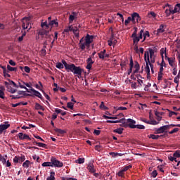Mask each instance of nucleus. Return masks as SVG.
<instances>
[{"instance_id":"nucleus-1","label":"nucleus","mask_w":180,"mask_h":180,"mask_svg":"<svg viewBox=\"0 0 180 180\" xmlns=\"http://www.w3.org/2000/svg\"><path fill=\"white\" fill-rule=\"evenodd\" d=\"M94 41V36L87 34L85 37H82L79 42V47L82 51H84L85 49L89 50L91 44Z\"/></svg>"},{"instance_id":"nucleus-2","label":"nucleus","mask_w":180,"mask_h":180,"mask_svg":"<svg viewBox=\"0 0 180 180\" xmlns=\"http://www.w3.org/2000/svg\"><path fill=\"white\" fill-rule=\"evenodd\" d=\"M124 126L125 128L130 127V129H139L141 130L146 129V127L144 125H142V124L136 125V121L130 118L127 119V122L124 123Z\"/></svg>"},{"instance_id":"nucleus-3","label":"nucleus","mask_w":180,"mask_h":180,"mask_svg":"<svg viewBox=\"0 0 180 180\" xmlns=\"http://www.w3.org/2000/svg\"><path fill=\"white\" fill-rule=\"evenodd\" d=\"M73 72L74 75L79 78L82 75L84 70L79 66H76L74 63H71V66L69 68V72Z\"/></svg>"},{"instance_id":"nucleus-4","label":"nucleus","mask_w":180,"mask_h":180,"mask_svg":"<svg viewBox=\"0 0 180 180\" xmlns=\"http://www.w3.org/2000/svg\"><path fill=\"white\" fill-rule=\"evenodd\" d=\"M143 33H144V30H141V31L139 32V36H137L136 33H133L131 34V37L132 38L134 44H135V46H137V44H139V41H140V40L143 39Z\"/></svg>"},{"instance_id":"nucleus-5","label":"nucleus","mask_w":180,"mask_h":180,"mask_svg":"<svg viewBox=\"0 0 180 180\" xmlns=\"http://www.w3.org/2000/svg\"><path fill=\"white\" fill-rule=\"evenodd\" d=\"M51 167H55V168H62V167H63L64 163H63V162L57 160V158L52 157L51 158Z\"/></svg>"},{"instance_id":"nucleus-6","label":"nucleus","mask_w":180,"mask_h":180,"mask_svg":"<svg viewBox=\"0 0 180 180\" xmlns=\"http://www.w3.org/2000/svg\"><path fill=\"white\" fill-rule=\"evenodd\" d=\"M144 60H145V63H146V68H145V71L146 73H148L150 72V66H148V63H150V56H148V52H145L144 53Z\"/></svg>"},{"instance_id":"nucleus-7","label":"nucleus","mask_w":180,"mask_h":180,"mask_svg":"<svg viewBox=\"0 0 180 180\" xmlns=\"http://www.w3.org/2000/svg\"><path fill=\"white\" fill-rule=\"evenodd\" d=\"M148 51H145V53H148L149 60H151V63H155V55H154V53H155L156 51L151 48H148Z\"/></svg>"},{"instance_id":"nucleus-8","label":"nucleus","mask_w":180,"mask_h":180,"mask_svg":"<svg viewBox=\"0 0 180 180\" xmlns=\"http://www.w3.org/2000/svg\"><path fill=\"white\" fill-rule=\"evenodd\" d=\"M30 91V92H33L34 96L39 98V99H43V96H41V94L40 92L37 91V90L33 89V87H31Z\"/></svg>"},{"instance_id":"nucleus-9","label":"nucleus","mask_w":180,"mask_h":180,"mask_svg":"<svg viewBox=\"0 0 180 180\" xmlns=\"http://www.w3.org/2000/svg\"><path fill=\"white\" fill-rule=\"evenodd\" d=\"M94 63H95L94 60H92V58L91 57H89L87 58L86 60V68L87 70H91L92 68V64H94Z\"/></svg>"},{"instance_id":"nucleus-10","label":"nucleus","mask_w":180,"mask_h":180,"mask_svg":"<svg viewBox=\"0 0 180 180\" xmlns=\"http://www.w3.org/2000/svg\"><path fill=\"white\" fill-rule=\"evenodd\" d=\"M5 85L7 88V91L8 92H11V94H15L16 93V89L12 88V86H11V84H9V83H8L7 82H5Z\"/></svg>"},{"instance_id":"nucleus-11","label":"nucleus","mask_w":180,"mask_h":180,"mask_svg":"<svg viewBox=\"0 0 180 180\" xmlns=\"http://www.w3.org/2000/svg\"><path fill=\"white\" fill-rule=\"evenodd\" d=\"M132 18V22H134L136 19V22H140L141 20V17H140V15L138 13H133L131 14Z\"/></svg>"},{"instance_id":"nucleus-12","label":"nucleus","mask_w":180,"mask_h":180,"mask_svg":"<svg viewBox=\"0 0 180 180\" xmlns=\"http://www.w3.org/2000/svg\"><path fill=\"white\" fill-rule=\"evenodd\" d=\"M87 169L91 174H95V172H96V169H95V166H94L92 163L88 165Z\"/></svg>"},{"instance_id":"nucleus-13","label":"nucleus","mask_w":180,"mask_h":180,"mask_svg":"<svg viewBox=\"0 0 180 180\" xmlns=\"http://www.w3.org/2000/svg\"><path fill=\"white\" fill-rule=\"evenodd\" d=\"M11 127V124H0V134H2L4 133V131L6 130L7 129H9Z\"/></svg>"},{"instance_id":"nucleus-14","label":"nucleus","mask_w":180,"mask_h":180,"mask_svg":"<svg viewBox=\"0 0 180 180\" xmlns=\"http://www.w3.org/2000/svg\"><path fill=\"white\" fill-rule=\"evenodd\" d=\"M0 68L3 69V74H4V77H8V78H11V75H9L8 73V72H9V71H8V70H6V67L2 66V65H0Z\"/></svg>"},{"instance_id":"nucleus-15","label":"nucleus","mask_w":180,"mask_h":180,"mask_svg":"<svg viewBox=\"0 0 180 180\" xmlns=\"http://www.w3.org/2000/svg\"><path fill=\"white\" fill-rule=\"evenodd\" d=\"M114 123H122V124H120L122 127H124V123H127V124H128L127 120H126L125 118H122L120 120H115L114 121Z\"/></svg>"},{"instance_id":"nucleus-16","label":"nucleus","mask_w":180,"mask_h":180,"mask_svg":"<svg viewBox=\"0 0 180 180\" xmlns=\"http://www.w3.org/2000/svg\"><path fill=\"white\" fill-rule=\"evenodd\" d=\"M47 33H50V30H41L39 32L38 34L39 36H41L42 39L44 38V37L46 35Z\"/></svg>"},{"instance_id":"nucleus-17","label":"nucleus","mask_w":180,"mask_h":180,"mask_svg":"<svg viewBox=\"0 0 180 180\" xmlns=\"http://www.w3.org/2000/svg\"><path fill=\"white\" fill-rule=\"evenodd\" d=\"M162 133H166L163 126L155 129V134H162Z\"/></svg>"},{"instance_id":"nucleus-18","label":"nucleus","mask_w":180,"mask_h":180,"mask_svg":"<svg viewBox=\"0 0 180 180\" xmlns=\"http://www.w3.org/2000/svg\"><path fill=\"white\" fill-rule=\"evenodd\" d=\"M62 64L63 65V67H65L66 71H68V72L70 68H71V64L67 63V61H65V60H62Z\"/></svg>"},{"instance_id":"nucleus-19","label":"nucleus","mask_w":180,"mask_h":180,"mask_svg":"<svg viewBox=\"0 0 180 180\" xmlns=\"http://www.w3.org/2000/svg\"><path fill=\"white\" fill-rule=\"evenodd\" d=\"M180 11V4H177L174 6V9L172 11V15L178 13Z\"/></svg>"},{"instance_id":"nucleus-20","label":"nucleus","mask_w":180,"mask_h":180,"mask_svg":"<svg viewBox=\"0 0 180 180\" xmlns=\"http://www.w3.org/2000/svg\"><path fill=\"white\" fill-rule=\"evenodd\" d=\"M164 54L165 58H168V57L167 56V48H165V49L164 48H162L160 50V55L162 58H164Z\"/></svg>"},{"instance_id":"nucleus-21","label":"nucleus","mask_w":180,"mask_h":180,"mask_svg":"<svg viewBox=\"0 0 180 180\" xmlns=\"http://www.w3.org/2000/svg\"><path fill=\"white\" fill-rule=\"evenodd\" d=\"M54 131H56V133H58V134H65V133H67V131L61 129H58V128H55L54 129Z\"/></svg>"},{"instance_id":"nucleus-22","label":"nucleus","mask_w":180,"mask_h":180,"mask_svg":"<svg viewBox=\"0 0 180 180\" xmlns=\"http://www.w3.org/2000/svg\"><path fill=\"white\" fill-rule=\"evenodd\" d=\"M157 32L158 35L160 34V33H164L165 32V30L164 29V25H160Z\"/></svg>"},{"instance_id":"nucleus-23","label":"nucleus","mask_w":180,"mask_h":180,"mask_svg":"<svg viewBox=\"0 0 180 180\" xmlns=\"http://www.w3.org/2000/svg\"><path fill=\"white\" fill-rule=\"evenodd\" d=\"M143 37V39L142 40V43L146 41V37H150V32L148 31H146L145 32H143L142 38Z\"/></svg>"},{"instance_id":"nucleus-24","label":"nucleus","mask_w":180,"mask_h":180,"mask_svg":"<svg viewBox=\"0 0 180 180\" xmlns=\"http://www.w3.org/2000/svg\"><path fill=\"white\" fill-rule=\"evenodd\" d=\"M169 65L172 67V68H175V65H174V58H167Z\"/></svg>"},{"instance_id":"nucleus-25","label":"nucleus","mask_w":180,"mask_h":180,"mask_svg":"<svg viewBox=\"0 0 180 180\" xmlns=\"http://www.w3.org/2000/svg\"><path fill=\"white\" fill-rule=\"evenodd\" d=\"M49 27H51V29L53 27V26H56V27H57V26H58V22L56 21L55 20H53L52 21L49 22Z\"/></svg>"},{"instance_id":"nucleus-26","label":"nucleus","mask_w":180,"mask_h":180,"mask_svg":"<svg viewBox=\"0 0 180 180\" xmlns=\"http://www.w3.org/2000/svg\"><path fill=\"white\" fill-rule=\"evenodd\" d=\"M134 68L135 70H134V74H136V72H139V70H140V64H139V62H135Z\"/></svg>"},{"instance_id":"nucleus-27","label":"nucleus","mask_w":180,"mask_h":180,"mask_svg":"<svg viewBox=\"0 0 180 180\" xmlns=\"http://www.w3.org/2000/svg\"><path fill=\"white\" fill-rule=\"evenodd\" d=\"M55 175H56V172H50V176L47 177L46 180H56Z\"/></svg>"},{"instance_id":"nucleus-28","label":"nucleus","mask_w":180,"mask_h":180,"mask_svg":"<svg viewBox=\"0 0 180 180\" xmlns=\"http://www.w3.org/2000/svg\"><path fill=\"white\" fill-rule=\"evenodd\" d=\"M114 109L113 113H116L117 110H127V108L126 107H114Z\"/></svg>"},{"instance_id":"nucleus-29","label":"nucleus","mask_w":180,"mask_h":180,"mask_svg":"<svg viewBox=\"0 0 180 180\" xmlns=\"http://www.w3.org/2000/svg\"><path fill=\"white\" fill-rule=\"evenodd\" d=\"M36 110H44V108L43 106H41V105H40L38 103H35V106H34Z\"/></svg>"},{"instance_id":"nucleus-30","label":"nucleus","mask_w":180,"mask_h":180,"mask_svg":"<svg viewBox=\"0 0 180 180\" xmlns=\"http://www.w3.org/2000/svg\"><path fill=\"white\" fill-rule=\"evenodd\" d=\"M7 71H15V72H16L18 71V68H13L9 65H7Z\"/></svg>"},{"instance_id":"nucleus-31","label":"nucleus","mask_w":180,"mask_h":180,"mask_svg":"<svg viewBox=\"0 0 180 180\" xmlns=\"http://www.w3.org/2000/svg\"><path fill=\"white\" fill-rule=\"evenodd\" d=\"M41 27L44 29V27L46 29H49L50 28V25L47 24V21H45L44 22H41Z\"/></svg>"},{"instance_id":"nucleus-32","label":"nucleus","mask_w":180,"mask_h":180,"mask_svg":"<svg viewBox=\"0 0 180 180\" xmlns=\"http://www.w3.org/2000/svg\"><path fill=\"white\" fill-rule=\"evenodd\" d=\"M148 137L149 139H152V140H158V139H160V135L150 134Z\"/></svg>"},{"instance_id":"nucleus-33","label":"nucleus","mask_w":180,"mask_h":180,"mask_svg":"<svg viewBox=\"0 0 180 180\" xmlns=\"http://www.w3.org/2000/svg\"><path fill=\"white\" fill-rule=\"evenodd\" d=\"M25 160H26V158L25 157V155H22L18 156V163L19 164H22V162H23L25 161Z\"/></svg>"},{"instance_id":"nucleus-34","label":"nucleus","mask_w":180,"mask_h":180,"mask_svg":"<svg viewBox=\"0 0 180 180\" xmlns=\"http://www.w3.org/2000/svg\"><path fill=\"white\" fill-rule=\"evenodd\" d=\"M133 20V17H128L127 20L124 21L125 26H127Z\"/></svg>"},{"instance_id":"nucleus-35","label":"nucleus","mask_w":180,"mask_h":180,"mask_svg":"<svg viewBox=\"0 0 180 180\" xmlns=\"http://www.w3.org/2000/svg\"><path fill=\"white\" fill-rule=\"evenodd\" d=\"M173 157L175 158H180V150H177L174 152L173 154Z\"/></svg>"},{"instance_id":"nucleus-36","label":"nucleus","mask_w":180,"mask_h":180,"mask_svg":"<svg viewBox=\"0 0 180 180\" xmlns=\"http://www.w3.org/2000/svg\"><path fill=\"white\" fill-rule=\"evenodd\" d=\"M172 11H174L172 8L166 9L165 12L166 13V16H170L171 13L172 14Z\"/></svg>"},{"instance_id":"nucleus-37","label":"nucleus","mask_w":180,"mask_h":180,"mask_svg":"<svg viewBox=\"0 0 180 180\" xmlns=\"http://www.w3.org/2000/svg\"><path fill=\"white\" fill-rule=\"evenodd\" d=\"M72 32H73L75 37H79V32H78V30L72 28Z\"/></svg>"},{"instance_id":"nucleus-38","label":"nucleus","mask_w":180,"mask_h":180,"mask_svg":"<svg viewBox=\"0 0 180 180\" xmlns=\"http://www.w3.org/2000/svg\"><path fill=\"white\" fill-rule=\"evenodd\" d=\"M56 68H58V70H62L64 68V65L60 62L57 63L56 65Z\"/></svg>"},{"instance_id":"nucleus-39","label":"nucleus","mask_w":180,"mask_h":180,"mask_svg":"<svg viewBox=\"0 0 180 180\" xmlns=\"http://www.w3.org/2000/svg\"><path fill=\"white\" fill-rule=\"evenodd\" d=\"M36 144L38 147H42L43 148H46L47 147V144L43 143L41 142L36 143Z\"/></svg>"},{"instance_id":"nucleus-40","label":"nucleus","mask_w":180,"mask_h":180,"mask_svg":"<svg viewBox=\"0 0 180 180\" xmlns=\"http://www.w3.org/2000/svg\"><path fill=\"white\" fill-rule=\"evenodd\" d=\"M123 128H118L114 130V133H117V134H122L123 133Z\"/></svg>"},{"instance_id":"nucleus-41","label":"nucleus","mask_w":180,"mask_h":180,"mask_svg":"<svg viewBox=\"0 0 180 180\" xmlns=\"http://www.w3.org/2000/svg\"><path fill=\"white\" fill-rule=\"evenodd\" d=\"M76 162L77 164H84L85 162V158H79V159L76 160Z\"/></svg>"},{"instance_id":"nucleus-42","label":"nucleus","mask_w":180,"mask_h":180,"mask_svg":"<svg viewBox=\"0 0 180 180\" xmlns=\"http://www.w3.org/2000/svg\"><path fill=\"white\" fill-rule=\"evenodd\" d=\"M67 108L71 109V110H74V103L68 102L67 104Z\"/></svg>"},{"instance_id":"nucleus-43","label":"nucleus","mask_w":180,"mask_h":180,"mask_svg":"<svg viewBox=\"0 0 180 180\" xmlns=\"http://www.w3.org/2000/svg\"><path fill=\"white\" fill-rule=\"evenodd\" d=\"M29 165H30V161L29 160H26L22 164V167H24V168H29Z\"/></svg>"},{"instance_id":"nucleus-44","label":"nucleus","mask_w":180,"mask_h":180,"mask_svg":"<svg viewBox=\"0 0 180 180\" xmlns=\"http://www.w3.org/2000/svg\"><path fill=\"white\" fill-rule=\"evenodd\" d=\"M134 67V63L133 62V58L131 57L130 63H129V70H133Z\"/></svg>"},{"instance_id":"nucleus-45","label":"nucleus","mask_w":180,"mask_h":180,"mask_svg":"<svg viewBox=\"0 0 180 180\" xmlns=\"http://www.w3.org/2000/svg\"><path fill=\"white\" fill-rule=\"evenodd\" d=\"M32 127H36V125H33L32 124H30L29 127L23 126V127H22V129L23 130H26L27 129H32Z\"/></svg>"},{"instance_id":"nucleus-46","label":"nucleus","mask_w":180,"mask_h":180,"mask_svg":"<svg viewBox=\"0 0 180 180\" xmlns=\"http://www.w3.org/2000/svg\"><path fill=\"white\" fill-rule=\"evenodd\" d=\"M19 86L18 87L22 89H25L27 92L30 93V89H27V87H25V86L20 84V82L18 83Z\"/></svg>"},{"instance_id":"nucleus-47","label":"nucleus","mask_w":180,"mask_h":180,"mask_svg":"<svg viewBox=\"0 0 180 180\" xmlns=\"http://www.w3.org/2000/svg\"><path fill=\"white\" fill-rule=\"evenodd\" d=\"M148 15L149 18H157V14L154 11H150Z\"/></svg>"},{"instance_id":"nucleus-48","label":"nucleus","mask_w":180,"mask_h":180,"mask_svg":"<svg viewBox=\"0 0 180 180\" xmlns=\"http://www.w3.org/2000/svg\"><path fill=\"white\" fill-rule=\"evenodd\" d=\"M51 162H44L42 163V167H51Z\"/></svg>"},{"instance_id":"nucleus-49","label":"nucleus","mask_w":180,"mask_h":180,"mask_svg":"<svg viewBox=\"0 0 180 180\" xmlns=\"http://www.w3.org/2000/svg\"><path fill=\"white\" fill-rule=\"evenodd\" d=\"M158 123H160V122H157L155 120H152L149 121V124H152L153 126L158 124Z\"/></svg>"},{"instance_id":"nucleus-50","label":"nucleus","mask_w":180,"mask_h":180,"mask_svg":"<svg viewBox=\"0 0 180 180\" xmlns=\"http://www.w3.org/2000/svg\"><path fill=\"white\" fill-rule=\"evenodd\" d=\"M110 155H111L113 158H116V157H119V153H115V152H110Z\"/></svg>"},{"instance_id":"nucleus-51","label":"nucleus","mask_w":180,"mask_h":180,"mask_svg":"<svg viewBox=\"0 0 180 180\" xmlns=\"http://www.w3.org/2000/svg\"><path fill=\"white\" fill-rule=\"evenodd\" d=\"M10 98H12V99H20L21 98H23L22 96H20L19 95H11Z\"/></svg>"},{"instance_id":"nucleus-52","label":"nucleus","mask_w":180,"mask_h":180,"mask_svg":"<svg viewBox=\"0 0 180 180\" xmlns=\"http://www.w3.org/2000/svg\"><path fill=\"white\" fill-rule=\"evenodd\" d=\"M130 168H133V165H128V166H126L125 167H124V168L122 169V170H123L124 172H126V171H128L129 169H130Z\"/></svg>"},{"instance_id":"nucleus-53","label":"nucleus","mask_w":180,"mask_h":180,"mask_svg":"<svg viewBox=\"0 0 180 180\" xmlns=\"http://www.w3.org/2000/svg\"><path fill=\"white\" fill-rule=\"evenodd\" d=\"M179 131V128H174L173 130L169 131V134H174V133H177Z\"/></svg>"},{"instance_id":"nucleus-54","label":"nucleus","mask_w":180,"mask_h":180,"mask_svg":"<svg viewBox=\"0 0 180 180\" xmlns=\"http://www.w3.org/2000/svg\"><path fill=\"white\" fill-rule=\"evenodd\" d=\"M118 176H121V178H123L124 176V171H123V169L120 170L118 173H117Z\"/></svg>"},{"instance_id":"nucleus-55","label":"nucleus","mask_w":180,"mask_h":180,"mask_svg":"<svg viewBox=\"0 0 180 180\" xmlns=\"http://www.w3.org/2000/svg\"><path fill=\"white\" fill-rule=\"evenodd\" d=\"M98 56L101 60H105V54L102 52L98 53Z\"/></svg>"},{"instance_id":"nucleus-56","label":"nucleus","mask_w":180,"mask_h":180,"mask_svg":"<svg viewBox=\"0 0 180 180\" xmlns=\"http://www.w3.org/2000/svg\"><path fill=\"white\" fill-rule=\"evenodd\" d=\"M52 37H53V34H50V32H49V33H47L44 37L45 39H49V40H51Z\"/></svg>"},{"instance_id":"nucleus-57","label":"nucleus","mask_w":180,"mask_h":180,"mask_svg":"<svg viewBox=\"0 0 180 180\" xmlns=\"http://www.w3.org/2000/svg\"><path fill=\"white\" fill-rule=\"evenodd\" d=\"M63 32L65 33H68V32H72V27H68V28L64 29Z\"/></svg>"},{"instance_id":"nucleus-58","label":"nucleus","mask_w":180,"mask_h":180,"mask_svg":"<svg viewBox=\"0 0 180 180\" xmlns=\"http://www.w3.org/2000/svg\"><path fill=\"white\" fill-rule=\"evenodd\" d=\"M10 85H13L14 88H19V86H18V84H16V83H15V82L10 80Z\"/></svg>"},{"instance_id":"nucleus-59","label":"nucleus","mask_w":180,"mask_h":180,"mask_svg":"<svg viewBox=\"0 0 180 180\" xmlns=\"http://www.w3.org/2000/svg\"><path fill=\"white\" fill-rule=\"evenodd\" d=\"M25 36H26V32H23L22 36L18 37V41H22Z\"/></svg>"},{"instance_id":"nucleus-60","label":"nucleus","mask_w":180,"mask_h":180,"mask_svg":"<svg viewBox=\"0 0 180 180\" xmlns=\"http://www.w3.org/2000/svg\"><path fill=\"white\" fill-rule=\"evenodd\" d=\"M0 161L2 162L3 164H6V158L4 157H2V155H0Z\"/></svg>"},{"instance_id":"nucleus-61","label":"nucleus","mask_w":180,"mask_h":180,"mask_svg":"<svg viewBox=\"0 0 180 180\" xmlns=\"http://www.w3.org/2000/svg\"><path fill=\"white\" fill-rule=\"evenodd\" d=\"M174 82L175 84H179V75H177V76L174 78Z\"/></svg>"},{"instance_id":"nucleus-62","label":"nucleus","mask_w":180,"mask_h":180,"mask_svg":"<svg viewBox=\"0 0 180 180\" xmlns=\"http://www.w3.org/2000/svg\"><path fill=\"white\" fill-rule=\"evenodd\" d=\"M13 162H14L15 164L19 163V156H15V157L13 158Z\"/></svg>"},{"instance_id":"nucleus-63","label":"nucleus","mask_w":180,"mask_h":180,"mask_svg":"<svg viewBox=\"0 0 180 180\" xmlns=\"http://www.w3.org/2000/svg\"><path fill=\"white\" fill-rule=\"evenodd\" d=\"M152 176L153 178H156L157 177V175H158V173L157 172V170H154L153 172H152Z\"/></svg>"},{"instance_id":"nucleus-64","label":"nucleus","mask_w":180,"mask_h":180,"mask_svg":"<svg viewBox=\"0 0 180 180\" xmlns=\"http://www.w3.org/2000/svg\"><path fill=\"white\" fill-rule=\"evenodd\" d=\"M162 75H163V73H160V72H158V79L159 81L162 80Z\"/></svg>"}]
</instances>
